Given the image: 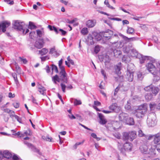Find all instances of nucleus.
<instances>
[{
  "mask_svg": "<svg viewBox=\"0 0 160 160\" xmlns=\"http://www.w3.org/2000/svg\"><path fill=\"white\" fill-rule=\"evenodd\" d=\"M147 110V105L146 104H144L139 106L137 110L136 116L138 118L142 117L146 112Z\"/></svg>",
  "mask_w": 160,
  "mask_h": 160,
  "instance_id": "nucleus-1",
  "label": "nucleus"
},
{
  "mask_svg": "<svg viewBox=\"0 0 160 160\" xmlns=\"http://www.w3.org/2000/svg\"><path fill=\"white\" fill-rule=\"evenodd\" d=\"M24 23L19 21H15L13 23V28L18 31L24 33Z\"/></svg>",
  "mask_w": 160,
  "mask_h": 160,
  "instance_id": "nucleus-2",
  "label": "nucleus"
},
{
  "mask_svg": "<svg viewBox=\"0 0 160 160\" xmlns=\"http://www.w3.org/2000/svg\"><path fill=\"white\" fill-rule=\"evenodd\" d=\"M147 139L148 140H151L153 139V142L157 145L159 142L160 141V132H159L155 134H149L146 136Z\"/></svg>",
  "mask_w": 160,
  "mask_h": 160,
  "instance_id": "nucleus-3",
  "label": "nucleus"
},
{
  "mask_svg": "<svg viewBox=\"0 0 160 160\" xmlns=\"http://www.w3.org/2000/svg\"><path fill=\"white\" fill-rule=\"evenodd\" d=\"M118 148L121 153L123 155H126L125 152L131 151L132 148V144L129 142H126L123 145V148H120L119 145Z\"/></svg>",
  "mask_w": 160,
  "mask_h": 160,
  "instance_id": "nucleus-4",
  "label": "nucleus"
},
{
  "mask_svg": "<svg viewBox=\"0 0 160 160\" xmlns=\"http://www.w3.org/2000/svg\"><path fill=\"white\" fill-rule=\"evenodd\" d=\"M60 81L62 83H67L68 81L67 74L66 73L65 69L60 70L59 73Z\"/></svg>",
  "mask_w": 160,
  "mask_h": 160,
  "instance_id": "nucleus-5",
  "label": "nucleus"
},
{
  "mask_svg": "<svg viewBox=\"0 0 160 160\" xmlns=\"http://www.w3.org/2000/svg\"><path fill=\"white\" fill-rule=\"evenodd\" d=\"M116 39V40L114 42H111L112 44H115V47L117 48H121L123 46L124 43L122 41H120L118 42L119 40V37L118 35L117 34L114 35L112 38V39Z\"/></svg>",
  "mask_w": 160,
  "mask_h": 160,
  "instance_id": "nucleus-6",
  "label": "nucleus"
},
{
  "mask_svg": "<svg viewBox=\"0 0 160 160\" xmlns=\"http://www.w3.org/2000/svg\"><path fill=\"white\" fill-rule=\"evenodd\" d=\"M148 71L153 75L157 74V70L155 66L152 63H148L146 65Z\"/></svg>",
  "mask_w": 160,
  "mask_h": 160,
  "instance_id": "nucleus-7",
  "label": "nucleus"
},
{
  "mask_svg": "<svg viewBox=\"0 0 160 160\" xmlns=\"http://www.w3.org/2000/svg\"><path fill=\"white\" fill-rule=\"evenodd\" d=\"M113 34V32L110 30H108L102 33V35L103 36V38L106 40H109L111 38L112 39V35Z\"/></svg>",
  "mask_w": 160,
  "mask_h": 160,
  "instance_id": "nucleus-8",
  "label": "nucleus"
},
{
  "mask_svg": "<svg viewBox=\"0 0 160 160\" xmlns=\"http://www.w3.org/2000/svg\"><path fill=\"white\" fill-rule=\"evenodd\" d=\"M24 143L29 148L31 149L33 152L38 153L39 155H42V153L40 152V150L36 148L32 144L29 143L26 141L24 142Z\"/></svg>",
  "mask_w": 160,
  "mask_h": 160,
  "instance_id": "nucleus-9",
  "label": "nucleus"
},
{
  "mask_svg": "<svg viewBox=\"0 0 160 160\" xmlns=\"http://www.w3.org/2000/svg\"><path fill=\"white\" fill-rule=\"evenodd\" d=\"M10 25V22L5 21L0 24V34L2 32H4L6 31V28Z\"/></svg>",
  "mask_w": 160,
  "mask_h": 160,
  "instance_id": "nucleus-10",
  "label": "nucleus"
},
{
  "mask_svg": "<svg viewBox=\"0 0 160 160\" xmlns=\"http://www.w3.org/2000/svg\"><path fill=\"white\" fill-rule=\"evenodd\" d=\"M134 77L133 72L128 69H127L126 74L125 75L126 79L129 81H132Z\"/></svg>",
  "mask_w": 160,
  "mask_h": 160,
  "instance_id": "nucleus-11",
  "label": "nucleus"
},
{
  "mask_svg": "<svg viewBox=\"0 0 160 160\" xmlns=\"http://www.w3.org/2000/svg\"><path fill=\"white\" fill-rule=\"evenodd\" d=\"M44 43L43 39L42 38H40L36 41L34 44V46L38 49H40L43 47Z\"/></svg>",
  "mask_w": 160,
  "mask_h": 160,
  "instance_id": "nucleus-12",
  "label": "nucleus"
},
{
  "mask_svg": "<svg viewBox=\"0 0 160 160\" xmlns=\"http://www.w3.org/2000/svg\"><path fill=\"white\" fill-rule=\"evenodd\" d=\"M110 110L115 112L118 113L121 110V108L118 106L116 103L112 104L109 107Z\"/></svg>",
  "mask_w": 160,
  "mask_h": 160,
  "instance_id": "nucleus-13",
  "label": "nucleus"
},
{
  "mask_svg": "<svg viewBox=\"0 0 160 160\" xmlns=\"http://www.w3.org/2000/svg\"><path fill=\"white\" fill-rule=\"evenodd\" d=\"M128 115L125 113L122 112L120 113L118 116V118L119 121L125 122L127 118H128Z\"/></svg>",
  "mask_w": 160,
  "mask_h": 160,
  "instance_id": "nucleus-14",
  "label": "nucleus"
},
{
  "mask_svg": "<svg viewBox=\"0 0 160 160\" xmlns=\"http://www.w3.org/2000/svg\"><path fill=\"white\" fill-rule=\"evenodd\" d=\"M119 36L121 37L122 38L125 40V41L127 42L135 41L137 39L135 37L128 38V37L125 36H124L121 33H119Z\"/></svg>",
  "mask_w": 160,
  "mask_h": 160,
  "instance_id": "nucleus-15",
  "label": "nucleus"
},
{
  "mask_svg": "<svg viewBox=\"0 0 160 160\" xmlns=\"http://www.w3.org/2000/svg\"><path fill=\"white\" fill-rule=\"evenodd\" d=\"M123 86L122 85H119L115 89L114 92V96H115L117 93H118V91L119 90H120L122 91H127L128 89V88L127 87L123 89Z\"/></svg>",
  "mask_w": 160,
  "mask_h": 160,
  "instance_id": "nucleus-16",
  "label": "nucleus"
},
{
  "mask_svg": "<svg viewBox=\"0 0 160 160\" xmlns=\"http://www.w3.org/2000/svg\"><path fill=\"white\" fill-rule=\"evenodd\" d=\"M98 115L100 119V123L102 125L106 124L107 121L103 115L102 113H98Z\"/></svg>",
  "mask_w": 160,
  "mask_h": 160,
  "instance_id": "nucleus-17",
  "label": "nucleus"
},
{
  "mask_svg": "<svg viewBox=\"0 0 160 160\" xmlns=\"http://www.w3.org/2000/svg\"><path fill=\"white\" fill-rule=\"evenodd\" d=\"M2 156L5 158L9 159L12 157L11 154L8 151L6 150L4 151L2 153Z\"/></svg>",
  "mask_w": 160,
  "mask_h": 160,
  "instance_id": "nucleus-18",
  "label": "nucleus"
},
{
  "mask_svg": "<svg viewBox=\"0 0 160 160\" xmlns=\"http://www.w3.org/2000/svg\"><path fill=\"white\" fill-rule=\"evenodd\" d=\"M121 67V63L119 62L118 64L115 66L116 73L118 74L121 73L120 72Z\"/></svg>",
  "mask_w": 160,
  "mask_h": 160,
  "instance_id": "nucleus-19",
  "label": "nucleus"
},
{
  "mask_svg": "<svg viewBox=\"0 0 160 160\" xmlns=\"http://www.w3.org/2000/svg\"><path fill=\"white\" fill-rule=\"evenodd\" d=\"M126 124L129 125H133L134 124V122L133 118L128 117L125 122Z\"/></svg>",
  "mask_w": 160,
  "mask_h": 160,
  "instance_id": "nucleus-20",
  "label": "nucleus"
},
{
  "mask_svg": "<svg viewBox=\"0 0 160 160\" xmlns=\"http://www.w3.org/2000/svg\"><path fill=\"white\" fill-rule=\"evenodd\" d=\"M60 85L61 87L62 90L64 93L65 92V89L66 88L69 89H72V86L71 85H68L67 86H66V85L63 83H61L60 84Z\"/></svg>",
  "mask_w": 160,
  "mask_h": 160,
  "instance_id": "nucleus-21",
  "label": "nucleus"
},
{
  "mask_svg": "<svg viewBox=\"0 0 160 160\" xmlns=\"http://www.w3.org/2000/svg\"><path fill=\"white\" fill-rule=\"evenodd\" d=\"M95 22L92 20H89L86 22V25L88 28H92L95 25Z\"/></svg>",
  "mask_w": 160,
  "mask_h": 160,
  "instance_id": "nucleus-22",
  "label": "nucleus"
},
{
  "mask_svg": "<svg viewBox=\"0 0 160 160\" xmlns=\"http://www.w3.org/2000/svg\"><path fill=\"white\" fill-rule=\"evenodd\" d=\"M113 52L114 56L116 58H118L120 56H121L122 53L121 51L117 49H114Z\"/></svg>",
  "mask_w": 160,
  "mask_h": 160,
  "instance_id": "nucleus-23",
  "label": "nucleus"
},
{
  "mask_svg": "<svg viewBox=\"0 0 160 160\" xmlns=\"http://www.w3.org/2000/svg\"><path fill=\"white\" fill-rule=\"evenodd\" d=\"M52 81L55 84H57V82H60L61 81L60 79L59 76L58 75H56L52 78Z\"/></svg>",
  "mask_w": 160,
  "mask_h": 160,
  "instance_id": "nucleus-24",
  "label": "nucleus"
},
{
  "mask_svg": "<svg viewBox=\"0 0 160 160\" xmlns=\"http://www.w3.org/2000/svg\"><path fill=\"white\" fill-rule=\"evenodd\" d=\"M130 140L132 141L136 137V132L135 131H132L129 133Z\"/></svg>",
  "mask_w": 160,
  "mask_h": 160,
  "instance_id": "nucleus-25",
  "label": "nucleus"
},
{
  "mask_svg": "<svg viewBox=\"0 0 160 160\" xmlns=\"http://www.w3.org/2000/svg\"><path fill=\"white\" fill-rule=\"evenodd\" d=\"M38 91L41 94L44 95L45 92L46 91V89L44 87L40 86L38 87Z\"/></svg>",
  "mask_w": 160,
  "mask_h": 160,
  "instance_id": "nucleus-26",
  "label": "nucleus"
},
{
  "mask_svg": "<svg viewBox=\"0 0 160 160\" xmlns=\"http://www.w3.org/2000/svg\"><path fill=\"white\" fill-rule=\"evenodd\" d=\"M159 90V89L158 87L152 86L151 91L152 93L154 94L155 95H156L158 93Z\"/></svg>",
  "mask_w": 160,
  "mask_h": 160,
  "instance_id": "nucleus-27",
  "label": "nucleus"
},
{
  "mask_svg": "<svg viewBox=\"0 0 160 160\" xmlns=\"http://www.w3.org/2000/svg\"><path fill=\"white\" fill-rule=\"evenodd\" d=\"M140 150L142 153L144 154H146L148 151V148L146 146H141L140 148Z\"/></svg>",
  "mask_w": 160,
  "mask_h": 160,
  "instance_id": "nucleus-28",
  "label": "nucleus"
},
{
  "mask_svg": "<svg viewBox=\"0 0 160 160\" xmlns=\"http://www.w3.org/2000/svg\"><path fill=\"white\" fill-rule=\"evenodd\" d=\"M48 52V50L46 48H43L39 51V53L42 56L46 54Z\"/></svg>",
  "mask_w": 160,
  "mask_h": 160,
  "instance_id": "nucleus-29",
  "label": "nucleus"
},
{
  "mask_svg": "<svg viewBox=\"0 0 160 160\" xmlns=\"http://www.w3.org/2000/svg\"><path fill=\"white\" fill-rule=\"evenodd\" d=\"M149 59V57L147 56H143L141 55V57L139 58L140 62L141 63H143L146 59Z\"/></svg>",
  "mask_w": 160,
  "mask_h": 160,
  "instance_id": "nucleus-30",
  "label": "nucleus"
},
{
  "mask_svg": "<svg viewBox=\"0 0 160 160\" xmlns=\"http://www.w3.org/2000/svg\"><path fill=\"white\" fill-rule=\"evenodd\" d=\"M123 138L125 140H128L130 139V135L129 133L127 132H124L123 136Z\"/></svg>",
  "mask_w": 160,
  "mask_h": 160,
  "instance_id": "nucleus-31",
  "label": "nucleus"
},
{
  "mask_svg": "<svg viewBox=\"0 0 160 160\" xmlns=\"http://www.w3.org/2000/svg\"><path fill=\"white\" fill-rule=\"evenodd\" d=\"M145 97L146 100L147 101H148L152 99V95L151 93H148L145 95Z\"/></svg>",
  "mask_w": 160,
  "mask_h": 160,
  "instance_id": "nucleus-32",
  "label": "nucleus"
},
{
  "mask_svg": "<svg viewBox=\"0 0 160 160\" xmlns=\"http://www.w3.org/2000/svg\"><path fill=\"white\" fill-rule=\"evenodd\" d=\"M138 135L140 137H144L147 139L146 136L148 135H145L141 130H139L138 132Z\"/></svg>",
  "mask_w": 160,
  "mask_h": 160,
  "instance_id": "nucleus-33",
  "label": "nucleus"
},
{
  "mask_svg": "<svg viewBox=\"0 0 160 160\" xmlns=\"http://www.w3.org/2000/svg\"><path fill=\"white\" fill-rule=\"evenodd\" d=\"M74 100L73 103L74 105L77 106L82 104V102L80 100H78L76 99H72Z\"/></svg>",
  "mask_w": 160,
  "mask_h": 160,
  "instance_id": "nucleus-34",
  "label": "nucleus"
},
{
  "mask_svg": "<svg viewBox=\"0 0 160 160\" xmlns=\"http://www.w3.org/2000/svg\"><path fill=\"white\" fill-rule=\"evenodd\" d=\"M63 60L61 59L58 62V66L59 67L60 70L65 69L64 67L62 65V63Z\"/></svg>",
  "mask_w": 160,
  "mask_h": 160,
  "instance_id": "nucleus-35",
  "label": "nucleus"
},
{
  "mask_svg": "<svg viewBox=\"0 0 160 160\" xmlns=\"http://www.w3.org/2000/svg\"><path fill=\"white\" fill-rule=\"evenodd\" d=\"M28 28L31 29H34L36 28V27L33 24V22H30Z\"/></svg>",
  "mask_w": 160,
  "mask_h": 160,
  "instance_id": "nucleus-36",
  "label": "nucleus"
},
{
  "mask_svg": "<svg viewBox=\"0 0 160 160\" xmlns=\"http://www.w3.org/2000/svg\"><path fill=\"white\" fill-rule=\"evenodd\" d=\"M134 32V29L132 28L128 27V29L127 30V33L129 34H132Z\"/></svg>",
  "mask_w": 160,
  "mask_h": 160,
  "instance_id": "nucleus-37",
  "label": "nucleus"
},
{
  "mask_svg": "<svg viewBox=\"0 0 160 160\" xmlns=\"http://www.w3.org/2000/svg\"><path fill=\"white\" fill-rule=\"evenodd\" d=\"M81 32L84 35L87 34L88 32V28H83L81 30Z\"/></svg>",
  "mask_w": 160,
  "mask_h": 160,
  "instance_id": "nucleus-38",
  "label": "nucleus"
},
{
  "mask_svg": "<svg viewBox=\"0 0 160 160\" xmlns=\"http://www.w3.org/2000/svg\"><path fill=\"white\" fill-rule=\"evenodd\" d=\"M148 124L149 127H153L156 124L155 121L152 120L148 122Z\"/></svg>",
  "mask_w": 160,
  "mask_h": 160,
  "instance_id": "nucleus-39",
  "label": "nucleus"
},
{
  "mask_svg": "<svg viewBox=\"0 0 160 160\" xmlns=\"http://www.w3.org/2000/svg\"><path fill=\"white\" fill-rule=\"evenodd\" d=\"M152 85H151L149 86H147L144 88V89L145 91H147V92H149L151 91L152 89Z\"/></svg>",
  "mask_w": 160,
  "mask_h": 160,
  "instance_id": "nucleus-40",
  "label": "nucleus"
},
{
  "mask_svg": "<svg viewBox=\"0 0 160 160\" xmlns=\"http://www.w3.org/2000/svg\"><path fill=\"white\" fill-rule=\"evenodd\" d=\"M52 71H55L57 73H58V68L56 65L53 64L52 65Z\"/></svg>",
  "mask_w": 160,
  "mask_h": 160,
  "instance_id": "nucleus-41",
  "label": "nucleus"
},
{
  "mask_svg": "<svg viewBox=\"0 0 160 160\" xmlns=\"http://www.w3.org/2000/svg\"><path fill=\"white\" fill-rule=\"evenodd\" d=\"M130 51L132 53V54H131V55L132 56H136L137 55H138V52L136 50L132 49Z\"/></svg>",
  "mask_w": 160,
  "mask_h": 160,
  "instance_id": "nucleus-42",
  "label": "nucleus"
},
{
  "mask_svg": "<svg viewBox=\"0 0 160 160\" xmlns=\"http://www.w3.org/2000/svg\"><path fill=\"white\" fill-rule=\"evenodd\" d=\"M137 75L138 79L140 80H142L143 77L142 75V74L140 72H138L137 73Z\"/></svg>",
  "mask_w": 160,
  "mask_h": 160,
  "instance_id": "nucleus-43",
  "label": "nucleus"
},
{
  "mask_svg": "<svg viewBox=\"0 0 160 160\" xmlns=\"http://www.w3.org/2000/svg\"><path fill=\"white\" fill-rule=\"evenodd\" d=\"M123 51L126 53H128L130 51L129 48L127 46L124 47L123 48Z\"/></svg>",
  "mask_w": 160,
  "mask_h": 160,
  "instance_id": "nucleus-44",
  "label": "nucleus"
},
{
  "mask_svg": "<svg viewBox=\"0 0 160 160\" xmlns=\"http://www.w3.org/2000/svg\"><path fill=\"white\" fill-rule=\"evenodd\" d=\"M9 113L10 117L12 118H13V117L15 118V116H17L15 114V112L14 111L12 110H11Z\"/></svg>",
  "mask_w": 160,
  "mask_h": 160,
  "instance_id": "nucleus-45",
  "label": "nucleus"
},
{
  "mask_svg": "<svg viewBox=\"0 0 160 160\" xmlns=\"http://www.w3.org/2000/svg\"><path fill=\"white\" fill-rule=\"evenodd\" d=\"M4 1L8 4L12 5L14 4L13 0H4Z\"/></svg>",
  "mask_w": 160,
  "mask_h": 160,
  "instance_id": "nucleus-46",
  "label": "nucleus"
},
{
  "mask_svg": "<svg viewBox=\"0 0 160 160\" xmlns=\"http://www.w3.org/2000/svg\"><path fill=\"white\" fill-rule=\"evenodd\" d=\"M113 135V136L118 139H120L121 137L120 134L118 132L114 133Z\"/></svg>",
  "mask_w": 160,
  "mask_h": 160,
  "instance_id": "nucleus-47",
  "label": "nucleus"
},
{
  "mask_svg": "<svg viewBox=\"0 0 160 160\" xmlns=\"http://www.w3.org/2000/svg\"><path fill=\"white\" fill-rule=\"evenodd\" d=\"M100 50V48L99 46L97 45L95 47L94 52L96 53H98Z\"/></svg>",
  "mask_w": 160,
  "mask_h": 160,
  "instance_id": "nucleus-48",
  "label": "nucleus"
},
{
  "mask_svg": "<svg viewBox=\"0 0 160 160\" xmlns=\"http://www.w3.org/2000/svg\"><path fill=\"white\" fill-rule=\"evenodd\" d=\"M95 38L97 41H99L102 39V37L99 34H97L96 36H95Z\"/></svg>",
  "mask_w": 160,
  "mask_h": 160,
  "instance_id": "nucleus-49",
  "label": "nucleus"
},
{
  "mask_svg": "<svg viewBox=\"0 0 160 160\" xmlns=\"http://www.w3.org/2000/svg\"><path fill=\"white\" fill-rule=\"evenodd\" d=\"M56 51L55 47H54L50 49L49 53L50 54H53Z\"/></svg>",
  "mask_w": 160,
  "mask_h": 160,
  "instance_id": "nucleus-50",
  "label": "nucleus"
},
{
  "mask_svg": "<svg viewBox=\"0 0 160 160\" xmlns=\"http://www.w3.org/2000/svg\"><path fill=\"white\" fill-rule=\"evenodd\" d=\"M154 146L155 147V149L160 153V143H159L157 145H154Z\"/></svg>",
  "mask_w": 160,
  "mask_h": 160,
  "instance_id": "nucleus-51",
  "label": "nucleus"
},
{
  "mask_svg": "<svg viewBox=\"0 0 160 160\" xmlns=\"http://www.w3.org/2000/svg\"><path fill=\"white\" fill-rule=\"evenodd\" d=\"M36 31L37 35L40 38L41 37L42 34V31L39 30H37Z\"/></svg>",
  "mask_w": 160,
  "mask_h": 160,
  "instance_id": "nucleus-52",
  "label": "nucleus"
},
{
  "mask_svg": "<svg viewBox=\"0 0 160 160\" xmlns=\"http://www.w3.org/2000/svg\"><path fill=\"white\" fill-rule=\"evenodd\" d=\"M101 73L102 75L104 76L105 79L107 78L106 73L105 71L103 69H102L101 70Z\"/></svg>",
  "mask_w": 160,
  "mask_h": 160,
  "instance_id": "nucleus-53",
  "label": "nucleus"
},
{
  "mask_svg": "<svg viewBox=\"0 0 160 160\" xmlns=\"http://www.w3.org/2000/svg\"><path fill=\"white\" fill-rule=\"evenodd\" d=\"M128 58V57L127 56L124 55L122 58V61L126 63H127L128 62V60L127 59Z\"/></svg>",
  "mask_w": 160,
  "mask_h": 160,
  "instance_id": "nucleus-54",
  "label": "nucleus"
},
{
  "mask_svg": "<svg viewBox=\"0 0 160 160\" xmlns=\"http://www.w3.org/2000/svg\"><path fill=\"white\" fill-rule=\"evenodd\" d=\"M59 31L61 32L62 35H65L67 33V32L62 29H59Z\"/></svg>",
  "mask_w": 160,
  "mask_h": 160,
  "instance_id": "nucleus-55",
  "label": "nucleus"
},
{
  "mask_svg": "<svg viewBox=\"0 0 160 160\" xmlns=\"http://www.w3.org/2000/svg\"><path fill=\"white\" fill-rule=\"evenodd\" d=\"M109 19H110L111 20H116L118 21H121V19L120 18H109Z\"/></svg>",
  "mask_w": 160,
  "mask_h": 160,
  "instance_id": "nucleus-56",
  "label": "nucleus"
},
{
  "mask_svg": "<svg viewBox=\"0 0 160 160\" xmlns=\"http://www.w3.org/2000/svg\"><path fill=\"white\" fill-rule=\"evenodd\" d=\"M125 108L126 109L128 110H129L131 108L130 103L128 102V103L125 105Z\"/></svg>",
  "mask_w": 160,
  "mask_h": 160,
  "instance_id": "nucleus-57",
  "label": "nucleus"
},
{
  "mask_svg": "<svg viewBox=\"0 0 160 160\" xmlns=\"http://www.w3.org/2000/svg\"><path fill=\"white\" fill-rule=\"evenodd\" d=\"M15 118L16 119H17V121L19 122L20 123H22V119L20 117L17 115L15 116Z\"/></svg>",
  "mask_w": 160,
  "mask_h": 160,
  "instance_id": "nucleus-58",
  "label": "nucleus"
},
{
  "mask_svg": "<svg viewBox=\"0 0 160 160\" xmlns=\"http://www.w3.org/2000/svg\"><path fill=\"white\" fill-rule=\"evenodd\" d=\"M42 61H45L46 60L49 59V58L48 56H46L45 57L41 58Z\"/></svg>",
  "mask_w": 160,
  "mask_h": 160,
  "instance_id": "nucleus-59",
  "label": "nucleus"
},
{
  "mask_svg": "<svg viewBox=\"0 0 160 160\" xmlns=\"http://www.w3.org/2000/svg\"><path fill=\"white\" fill-rule=\"evenodd\" d=\"M66 22L68 23L72 24L74 23L75 21L74 20H72L71 21L69 19H67L66 20Z\"/></svg>",
  "mask_w": 160,
  "mask_h": 160,
  "instance_id": "nucleus-60",
  "label": "nucleus"
},
{
  "mask_svg": "<svg viewBox=\"0 0 160 160\" xmlns=\"http://www.w3.org/2000/svg\"><path fill=\"white\" fill-rule=\"evenodd\" d=\"M122 22L123 25H124L125 24H128L129 23V21L127 20H123L122 21Z\"/></svg>",
  "mask_w": 160,
  "mask_h": 160,
  "instance_id": "nucleus-61",
  "label": "nucleus"
},
{
  "mask_svg": "<svg viewBox=\"0 0 160 160\" xmlns=\"http://www.w3.org/2000/svg\"><path fill=\"white\" fill-rule=\"evenodd\" d=\"M68 116L71 119H74L76 118V117L72 114H71V115H69Z\"/></svg>",
  "mask_w": 160,
  "mask_h": 160,
  "instance_id": "nucleus-62",
  "label": "nucleus"
},
{
  "mask_svg": "<svg viewBox=\"0 0 160 160\" xmlns=\"http://www.w3.org/2000/svg\"><path fill=\"white\" fill-rule=\"evenodd\" d=\"M31 98L32 99V101L33 103L37 104L36 102V99L33 97V96H31Z\"/></svg>",
  "mask_w": 160,
  "mask_h": 160,
  "instance_id": "nucleus-63",
  "label": "nucleus"
},
{
  "mask_svg": "<svg viewBox=\"0 0 160 160\" xmlns=\"http://www.w3.org/2000/svg\"><path fill=\"white\" fill-rule=\"evenodd\" d=\"M13 106L15 108H18L19 107V104L18 103H14L13 104Z\"/></svg>",
  "mask_w": 160,
  "mask_h": 160,
  "instance_id": "nucleus-64",
  "label": "nucleus"
}]
</instances>
